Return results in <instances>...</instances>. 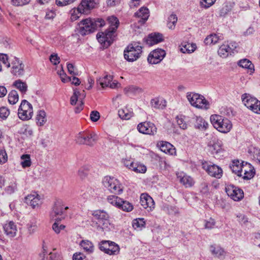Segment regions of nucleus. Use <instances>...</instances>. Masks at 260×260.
<instances>
[{
    "mask_svg": "<svg viewBox=\"0 0 260 260\" xmlns=\"http://www.w3.org/2000/svg\"><path fill=\"white\" fill-rule=\"evenodd\" d=\"M233 173L244 180H250L255 175L253 167L249 163L239 160H234L230 165Z\"/></svg>",
    "mask_w": 260,
    "mask_h": 260,
    "instance_id": "nucleus-1",
    "label": "nucleus"
},
{
    "mask_svg": "<svg viewBox=\"0 0 260 260\" xmlns=\"http://www.w3.org/2000/svg\"><path fill=\"white\" fill-rule=\"evenodd\" d=\"M105 21L101 18L92 19L88 18L81 20L78 24V32L82 36H85L93 32L97 28L104 26Z\"/></svg>",
    "mask_w": 260,
    "mask_h": 260,
    "instance_id": "nucleus-2",
    "label": "nucleus"
},
{
    "mask_svg": "<svg viewBox=\"0 0 260 260\" xmlns=\"http://www.w3.org/2000/svg\"><path fill=\"white\" fill-rule=\"evenodd\" d=\"M210 119L213 127L220 133H227L232 128L233 125L231 121L221 115H212Z\"/></svg>",
    "mask_w": 260,
    "mask_h": 260,
    "instance_id": "nucleus-3",
    "label": "nucleus"
},
{
    "mask_svg": "<svg viewBox=\"0 0 260 260\" xmlns=\"http://www.w3.org/2000/svg\"><path fill=\"white\" fill-rule=\"evenodd\" d=\"M186 97L189 104L193 107L202 110H208L210 108V103L205 98L198 93L188 92Z\"/></svg>",
    "mask_w": 260,
    "mask_h": 260,
    "instance_id": "nucleus-4",
    "label": "nucleus"
},
{
    "mask_svg": "<svg viewBox=\"0 0 260 260\" xmlns=\"http://www.w3.org/2000/svg\"><path fill=\"white\" fill-rule=\"evenodd\" d=\"M98 139L97 135L94 132H81L75 137V142L78 145L93 146Z\"/></svg>",
    "mask_w": 260,
    "mask_h": 260,
    "instance_id": "nucleus-5",
    "label": "nucleus"
},
{
    "mask_svg": "<svg viewBox=\"0 0 260 260\" xmlns=\"http://www.w3.org/2000/svg\"><path fill=\"white\" fill-rule=\"evenodd\" d=\"M102 184L105 188L112 193L120 194L123 191L121 184L114 177L105 176L103 179Z\"/></svg>",
    "mask_w": 260,
    "mask_h": 260,
    "instance_id": "nucleus-6",
    "label": "nucleus"
},
{
    "mask_svg": "<svg viewBox=\"0 0 260 260\" xmlns=\"http://www.w3.org/2000/svg\"><path fill=\"white\" fill-rule=\"evenodd\" d=\"M142 47L137 43H134L127 46L124 51V57L128 62L137 60L142 52Z\"/></svg>",
    "mask_w": 260,
    "mask_h": 260,
    "instance_id": "nucleus-7",
    "label": "nucleus"
},
{
    "mask_svg": "<svg viewBox=\"0 0 260 260\" xmlns=\"http://www.w3.org/2000/svg\"><path fill=\"white\" fill-rule=\"evenodd\" d=\"M33 116V107L32 105L26 100L21 101L18 110V116L23 121L30 119Z\"/></svg>",
    "mask_w": 260,
    "mask_h": 260,
    "instance_id": "nucleus-8",
    "label": "nucleus"
},
{
    "mask_svg": "<svg viewBox=\"0 0 260 260\" xmlns=\"http://www.w3.org/2000/svg\"><path fill=\"white\" fill-rule=\"evenodd\" d=\"M242 102L249 109L255 113L260 114V101L247 93L242 96Z\"/></svg>",
    "mask_w": 260,
    "mask_h": 260,
    "instance_id": "nucleus-9",
    "label": "nucleus"
},
{
    "mask_svg": "<svg viewBox=\"0 0 260 260\" xmlns=\"http://www.w3.org/2000/svg\"><path fill=\"white\" fill-rule=\"evenodd\" d=\"M100 250L109 255H117L119 253L120 248L118 244L111 241L103 240L99 244Z\"/></svg>",
    "mask_w": 260,
    "mask_h": 260,
    "instance_id": "nucleus-10",
    "label": "nucleus"
},
{
    "mask_svg": "<svg viewBox=\"0 0 260 260\" xmlns=\"http://www.w3.org/2000/svg\"><path fill=\"white\" fill-rule=\"evenodd\" d=\"M202 165L203 169L209 176L217 179H220L222 176L223 171L218 166L209 164L206 161L203 162Z\"/></svg>",
    "mask_w": 260,
    "mask_h": 260,
    "instance_id": "nucleus-11",
    "label": "nucleus"
},
{
    "mask_svg": "<svg viewBox=\"0 0 260 260\" xmlns=\"http://www.w3.org/2000/svg\"><path fill=\"white\" fill-rule=\"evenodd\" d=\"M69 207L65 206L61 201H57L52 208L50 213V218L52 220H61V218L58 216H61L64 214V211L68 210Z\"/></svg>",
    "mask_w": 260,
    "mask_h": 260,
    "instance_id": "nucleus-12",
    "label": "nucleus"
},
{
    "mask_svg": "<svg viewBox=\"0 0 260 260\" xmlns=\"http://www.w3.org/2000/svg\"><path fill=\"white\" fill-rule=\"evenodd\" d=\"M137 128L140 133L149 136L155 135L157 129L155 125L150 121H145L139 123Z\"/></svg>",
    "mask_w": 260,
    "mask_h": 260,
    "instance_id": "nucleus-13",
    "label": "nucleus"
},
{
    "mask_svg": "<svg viewBox=\"0 0 260 260\" xmlns=\"http://www.w3.org/2000/svg\"><path fill=\"white\" fill-rule=\"evenodd\" d=\"M225 191L228 196L235 201H239L244 197L243 191L233 185H228L225 187Z\"/></svg>",
    "mask_w": 260,
    "mask_h": 260,
    "instance_id": "nucleus-14",
    "label": "nucleus"
},
{
    "mask_svg": "<svg viewBox=\"0 0 260 260\" xmlns=\"http://www.w3.org/2000/svg\"><path fill=\"white\" fill-rule=\"evenodd\" d=\"M42 198L37 192H31L25 197V202L32 208H38L42 204Z\"/></svg>",
    "mask_w": 260,
    "mask_h": 260,
    "instance_id": "nucleus-15",
    "label": "nucleus"
},
{
    "mask_svg": "<svg viewBox=\"0 0 260 260\" xmlns=\"http://www.w3.org/2000/svg\"><path fill=\"white\" fill-rule=\"evenodd\" d=\"M11 73L16 76H22L24 73V66L19 58L13 57L11 59Z\"/></svg>",
    "mask_w": 260,
    "mask_h": 260,
    "instance_id": "nucleus-16",
    "label": "nucleus"
},
{
    "mask_svg": "<svg viewBox=\"0 0 260 260\" xmlns=\"http://www.w3.org/2000/svg\"><path fill=\"white\" fill-rule=\"evenodd\" d=\"M85 97L84 93L81 94L77 89L74 90L73 95L71 97L70 103L72 105H75L76 104L78 106L75 108L76 113L80 112L83 109V103L82 100Z\"/></svg>",
    "mask_w": 260,
    "mask_h": 260,
    "instance_id": "nucleus-17",
    "label": "nucleus"
},
{
    "mask_svg": "<svg viewBox=\"0 0 260 260\" xmlns=\"http://www.w3.org/2000/svg\"><path fill=\"white\" fill-rule=\"evenodd\" d=\"M166 56V52L161 49H156L151 51L147 58L149 63L157 64L159 63Z\"/></svg>",
    "mask_w": 260,
    "mask_h": 260,
    "instance_id": "nucleus-18",
    "label": "nucleus"
},
{
    "mask_svg": "<svg viewBox=\"0 0 260 260\" xmlns=\"http://www.w3.org/2000/svg\"><path fill=\"white\" fill-rule=\"evenodd\" d=\"M116 31L108 29L105 32H99L96 35V38L99 42H103V37H106L107 40L105 43L106 44V48L108 47L113 42L115 38L114 33Z\"/></svg>",
    "mask_w": 260,
    "mask_h": 260,
    "instance_id": "nucleus-19",
    "label": "nucleus"
},
{
    "mask_svg": "<svg viewBox=\"0 0 260 260\" xmlns=\"http://www.w3.org/2000/svg\"><path fill=\"white\" fill-rule=\"evenodd\" d=\"M113 76L110 75H106L103 77H100L96 80V83L100 84L103 88L109 87L111 88H115L118 84L116 81L112 82Z\"/></svg>",
    "mask_w": 260,
    "mask_h": 260,
    "instance_id": "nucleus-20",
    "label": "nucleus"
},
{
    "mask_svg": "<svg viewBox=\"0 0 260 260\" xmlns=\"http://www.w3.org/2000/svg\"><path fill=\"white\" fill-rule=\"evenodd\" d=\"M141 205L147 211H152L155 207L153 199L147 193H142L140 196Z\"/></svg>",
    "mask_w": 260,
    "mask_h": 260,
    "instance_id": "nucleus-21",
    "label": "nucleus"
},
{
    "mask_svg": "<svg viewBox=\"0 0 260 260\" xmlns=\"http://www.w3.org/2000/svg\"><path fill=\"white\" fill-rule=\"evenodd\" d=\"M98 4L96 0H82L79 5V9L83 13L88 14Z\"/></svg>",
    "mask_w": 260,
    "mask_h": 260,
    "instance_id": "nucleus-22",
    "label": "nucleus"
},
{
    "mask_svg": "<svg viewBox=\"0 0 260 260\" xmlns=\"http://www.w3.org/2000/svg\"><path fill=\"white\" fill-rule=\"evenodd\" d=\"M157 146L163 152L169 155H173L176 153V149L171 143L166 141H159L157 144Z\"/></svg>",
    "mask_w": 260,
    "mask_h": 260,
    "instance_id": "nucleus-23",
    "label": "nucleus"
},
{
    "mask_svg": "<svg viewBox=\"0 0 260 260\" xmlns=\"http://www.w3.org/2000/svg\"><path fill=\"white\" fill-rule=\"evenodd\" d=\"M5 233L10 238L14 237L16 235L17 228L15 223L12 221H7L3 225Z\"/></svg>",
    "mask_w": 260,
    "mask_h": 260,
    "instance_id": "nucleus-24",
    "label": "nucleus"
},
{
    "mask_svg": "<svg viewBox=\"0 0 260 260\" xmlns=\"http://www.w3.org/2000/svg\"><path fill=\"white\" fill-rule=\"evenodd\" d=\"M135 16L139 18V21L144 23L149 17V9L145 7L140 8L135 13Z\"/></svg>",
    "mask_w": 260,
    "mask_h": 260,
    "instance_id": "nucleus-25",
    "label": "nucleus"
},
{
    "mask_svg": "<svg viewBox=\"0 0 260 260\" xmlns=\"http://www.w3.org/2000/svg\"><path fill=\"white\" fill-rule=\"evenodd\" d=\"M164 41L163 36L159 33L150 34L146 40L147 44L149 46L158 44Z\"/></svg>",
    "mask_w": 260,
    "mask_h": 260,
    "instance_id": "nucleus-26",
    "label": "nucleus"
},
{
    "mask_svg": "<svg viewBox=\"0 0 260 260\" xmlns=\"http://www.w3.org/2000/svg\"><path fill=\"white\" fill-rule=\"evenodd\" d=\"M223 37L221 35H219L216 34H212L208 36L205 39L204 42L207 45H214L218 43L219 41L223 40Z\"/></svg>",
    "mask_w": 260,
    "mask_h": 260,
    "instance_id": "nucleus-27",
    "label": "nucleus"
},
{
    "mask_svg": "<svg viewBox=\"0 0 260 260\" xmlns=\"http://www.w3.org/2000/svg\"><path fill=\"white\" fill-rule=\"evenodd\" d=\"M238 64L241 68L247 70V72L249 74H252L254 72V66L250 60L248 59L244 58L238 61Z\"/></svg>",
    "mask_w": 260,
    "mask_h": 260,
    "instance_id": "nucleus-28",
    "label": "nucleus"
},
{
    "mask_svg": "<svg viewBox=\"0 0 260 260\" xmlns=\"http://www.w3.org/2000/svg\"><path fill=\"white\" fill-rule=\"evenodd\" d=\"M36 124L39 126H43L47 121V114L44 110H39L36 116Z\"/></svg>",
    "mask_w": 260,
    "mask_h": 260,
    "instance_id": "nucleus-29",
    "label": "nucleus"
},
{
    "mask_svg": "<svg viewBox=\"0 0 260 260\" xmlns=\"http://www.w3.org/2000/svg\"><path fill=\"white\" fill-rule=\"evenodd\" d=\"M223 143L221 140H217L214 141L213 144L210 146L211 151L213 154L217 155L223 152L222 148Z\"/></svg>",
    "mask_w": 260,
    "mask_h": 260,
    "instance_id": "nucleus-30",
    "label": "nucleus"
},
{
    "mask_svg": "<svg viewBox=\"0 0 260 260\" xmlns=\"http://www.w3.org/2000/svg\"><path fill=\"white\" fill-rule=\"evenodd\" d=\"M178 178L179 179L180 182L185 187H190L194 184V182L193 179L187 175L181 174L178 176Z\"/></svg>",
    "mask_w": 260,
    "mask_h": 260,
    "instance_id": "nucleus-31",
    "label": "nucleus"
},
{
    "mask_svg": "<svg viewBox=\"0 0 260 260\" xmlns=\"http://www.w3.org/2000/svg\"><path fill=\"white\" fill-rule=\"evenodd\" d=\"M197 46L196 44L185 42L182 44L180 51L183 53H191L194 52Z\"/></svg>",
    "mask_w": 260,
    "mask_h": 260,
    "instance_id": "nucleus-32",
    "label": "nucleus"
},
{
    "mask_svg": "<svg viewBox=\"0 0 260 260\" xmlns=\"http://www.w3.org/2000/svg\"><path fill=\"white\" fill-rule=\"evenodd\" d=\"M232 52V48L227 43H223L221 45L218 50V55L222 57H226Z\"/></svg>",
    "mask_w": 260,
    "mask_h": 260,
    "instance_id": "nucleus-33",
    "label": "nucleus"
},
{
    "mask_svg": "<svg viewBox=\"0 0 260 260\" xmlns=\"http://www.w3.org/2000/svg\"><path fill=\"white\" fill-rule=\"evenodd\" d=\"M13 85L20 92L24 94L26 93L28 89V86L25 82H23L22 80L18 79L14 82Z\"/></svg>",
    "mask_w": 260,
    "mask_h": 260,
    "instance_id": "nucleus-34",
    "label": "nucleus"
},
{
    "mask_svg": "<svg viewBox=\"0 0 260 260\" xmlns=\"http://www.w3.org/2000/svg\"><path fill=\"white\" fill-rule=\"evenodd\" d=\"M210 250L212 254L218 258L222 257L225 254V252L221 247L219 246L212 245L210 247Z\"/></svg>",
    "mask_w": 260,
    "mask_h": 260,
    "instance_id": "nucleus-35",
    "label": "nucleus"
},
{
    "mask_svg": "<svg viewBox=\"0 0 260 260\" xmlns=\"http://www.w3.org/2000/svg\"><path fill=\"white\" fill-rule=\"evenodd\" d=\"M195 127L200 129H206L208 126V123L202 117L200 116H196Z\"/></svg>",
    "mask_w": 260,
    "mask_h": 260,
    "instance_id": "nucleus-36",
    "label": "nucleus"
},
{
    "mask_svg": "<svg viewBox=\"0 0 260 260\" xmlns=\"http://www.w3.org/2000/svg\"><path fill=\"white\" fill-rule=\"evenodd\" d=\"M118 115L122 119L128 120L134 116V113L127 108H124L119 110Z\"/></svg>",
    "mask_w": 260,
    "mask_h": 260,
    "instance_id": "nucleus-37",
    "label": "nucleus"
},
{
    "mask_svg": "<svg viewBox=\"0 0 260 260\" xmlns=\"http://www.w3.org/2000/svg\"><path fill=\"white\" fill-rule=\"evenodd\" d=\"M107 202L112 206L118 208L120 204L122 202V199L118 196L110 195L107 198Z\"/></svg>",
    "mask_w": 260,
    "mask_h": 260,
    "instance_id": "nucleus-38",
    "label": "nucleus"
},
{
    "mask_svg": "<svg viewBox=\"0 0 260 260\" xmlns=\"http://www.w3.org/2000/svg\"><path fill=\"white\" fill-rule=\"evenodd\" d=\"M178 18L176 14L172 13L168 17L167 26L170 30H174L175 28Z\"/></svg>",
    "mask_w": 260,
    "mask_h": 260,
    "instance_id": "nucleus-39",
    "label": "nucleus"
},
{
    "mask_svg": "<svg viewBox=\"0 0 260 260\" xmlns=\"http://www.w3.org/2000/svg\"><path fill=\"white\" fill-rule=\"evenodd\" d=\"M107 21L109 24L110 29L116 31L119 25L118 19L115 16H111L108 17Z\"/></svg>",
    "mask_w": 260,
    "mask_h": 260,
    "instance_id": "nucleus-40",
    "label": "nucleus"
},
{
    "mask_svg": "<svg viewBox=\"0 0 260 260\" xmlns=\"http://www.w3.org/2000/svg\"><path fill=\"white\" fill-rule=\"evenodd\" d=\"M80 245L85 251L88 253H91L93 251V245L92 242L89 240H82L80 243Z\"/></svg>",
    "mask_w": 260,
    "mask_h": 260,
    "instance_id": "nucleus-41",
    "label": "nucleus"
},
{
    "mask_svg": "<svg viewBox=\"0 0 260 260\" xmlns=\"http://www.w3.org/2000/svg\"><path fill=\"white\" fill-rule=\"evenodd\" d=\"M20 164L23 168L25 169L31 166L32 162L29 154H22L20 156Z\"/></svg>",
    "mask_w": 260,
    "mask_h": 260,
    "instance_id": "nucleus-42",
    "label": "nucleus"
},
{
    "mask_svg": "<svg viewBox=\"0 0 260 260\" xmlns=\"http://www.w3.org/2000/svg\"><path fill=\"white\" fill-rule=\"evenodd\" d=\"M145 221L143 218H136L133 220V227L136 230L140 231L145 227Z\"/></svg>",
    "mask_w": 260,
    "mask_h": 260,
    "instance_id": "nucleus-43",
    "label": "nucleus"
},
{
    "mask_svg": "<svg viewBox=\"0 0 260 260\" xmlns=\"http://www.w3.org/2000/svg\"><path fill=\"white\" fill-rule=\"evenodd\" d=\"M94 216L99 219V223L109 219V214L103 210H98L94 212Z\"/></svg>",
    "mask_w": 260,
    "mask_h": 260,
    "instance_id": "nucleus-44",
    "label": "nucleus"
},
{
    "mask_svg": "<svg viewBox=\"0 0 260 260\" xmlns=\"http://www.w3.org/2000/svg\"><path fill=\"white\" fill-rule=\"evenodd\" d=\"M70 13L71 15L70 18L72 21H74L78 19L81 15L83 14L82 11L79 9V6L77 8H74L70 10Z\"/></svg>",
    "mask_w": 260,
    "mask_h": 260,
    "instance_id": "nucleus-45",
    "label": "nucleus"
},
{
    "mask_svg": "<svg viewBox=\"0 0 260 260\" xmlns=\"http://www.w3.org/2000/svg\"><path fill=\"white\" fill-rule=\"evenodd\" d=\"M8 102L10 104H16L19 100V95L16 90H12L8 94Z\"/></svg>",
    "mask_w": 260,
    "mask_h": 260,
    "instance_id": "nucleus-46",
    "label": "nucleus"
},
{
    "mask_svg": "<svg viewBox=\"0 0 260 260\" xmlns=\"http://www.w3.org/2000/svg\"><path fill=\"white\" fill-rule=\"evenodd\" d=\"M165 103L164 100L157 98L152 99L150 102L151 106L155 109H162L165 106Z\"/></svg>",
    "mask_w": 260,
    "mask_h": 260,
    "instance_id": "nucleus-47",
    "label": "nucleus"
},
{
    "mask_svg": "<svg viewBox=\"0 0 260 260\" xmlns=\"http://www.w3.org/2000/svg\"><path fill=\"white\" fill-rule=\"evenodd\" d=\"M118 209H121L125 212H129L133 210L134 206L129 202L122 200V202L120 204V207H118Z\"/></svg>",
    "mask_w": 260,
    "mask_h": 260,
    "instance_id": "nucleus-48",
    "label": "nucleus"
},
{
    "mask_svg": "<svg viewBox=\"0 0 260 260\" xmlns=\"http://www.w3.org/2000/svg\"><path fill=\"white\" fill-rule=\"evenodd\" d=\"M100 224L103 231L105 232H109L114 228V224L110 222L109 219L103 220V222L100 223Z\"/></svg>",
    "mask_w": 260,
    "mask_h": 260,
    "instance_id": "nucleus-49",
    "label": "nucleus"
},
{
    "mask_svg": "<svg viewBox=\"0 0 260 260\" xmlns=\"http://www.w3.org/2000/svg\"><path fill=\"white\" fill-rule=\"evenodd\" d=\"M124 91L125 93L129 95L131 94L141 93L142 92V89L135 86H130L125 88Z\"/></svg>",
    "mask_w": 260,
    "mask_h": 260,
    "instance_id": "nucleus-50",
    "label": "nucleus"
},
{
    "mask_svg": "<svg viewBox=\"0 0 260 260\" xmlns=\"http://www.w3.org/2000/svg\"><path fill=\"white\" fill-rule=\"evenodd\" d=\"M248 152L254 159L260 162V149L254 147H251L249 149Z\"/></svg>",
    "mask_w": 260,
    "mask_h": 260,
    "instance_id": "nucleus-51",
    "label": "nucleus"
},
{
    "mask_svg": "<svg viewBox=\"0 0 260 260\" xmlns=\"http://www.w3.org/2000/svg\"><path fill=\"white\" fill-rule=\"evenodd\" d=\"M147 170L146 167L141 164L135 163L132 171L137 173H144Z\"/></svg>",
    "mask_w": 260,
    "mask_h": 260,
    "instance_id": "nucleus-52",
    "label": "nucleus"
},
{
    "mask_svg": "<svg viewBox=\"0 0 260 260\" xmlns=\"http://www.w3.org/2000/svg\"><path fill=\"white\" fill-rule=\"evenodd\" d=\"M204 228L206 229L211 230L213 229L216 224V222L214 219L212 218H209L204 220Z\"/></svg>",
    "mask_w": 260,
    "mask_h": 260,
    "instance_id": "nucleus-53",
    "label": "nucleus"
},
{
    "mask_svg": "<svg viewBox=\"0 0 260 260\" xmlns=\"http://www.w3.org/2000/svg\"><path fill=\"white\" fill-rule=\"evenodd\" d=\"M57 74L59 76L61 81L63 83H67L71 80V78L68 77L63 70L62 66H61V69L57 71Z\"/></svg>",
    "mask_w": 260,
    "mask_h": 260,
    "instance_id": "nucleus-54",
    "label": "nucleus"
},
{
    "mask_svg": "<svg viewBox=\"0 0 260 260\" xmlns=\"http://www.w3.org/2000/svg\"><path fill=\"white\" fill-rule=\"evenodd\" d=\"M60 220H59L58 219L57 220H55L54 223L52 225V230L54 231V232L58 234L60 233V231L62 230H63L66 226L63 224H59V221Z\"/></svg>",
    "mask_w": 260,
    "mask_h": 260,
    "instance_id": "nucleus-55",
    "label": "nucleus"
},
{
    "mask_svg": "<svg viewBox=\"0 0 260 260\" xmlns=\"http://www.w3.org/2000/svg\"><path fill=\"white\" fill-rule=\"evenodd\" d=\"M31 0H11V4L14 7H23L28 4Z\"/></svg>",
    "mask_w": 260,
    "mask_h": 260,
    "instance_id": "nucleus-56",
    "label": "nucleus"
},
{
    "mask_svg": "<svg viewBox=\"0 0 260 260\" xmlns=\"http://www.w3.org/2000/svg\"><path fill=\"white\" fill-rule=\"evenodd\" d=\"M216 0H201L200 5L202 8L208 9L214 4Z\"/></svg>",
    "mask_w": 260,
    "mask_h": 260,
    "instance_id": "nucleus-57",
    "label": "nucleus"
},
{
    "mask_svg": "<svg viewBox=\"0 0 260 260\" xmlns=\"http://www.w3.org/2000/svg\"><path fill=\"white\" fill-rule=\"evenodd\" d=\"M177 123L180 128L182 129H186L187 128V124L185 122L183 118L181 116H177L176 118Z\"/></svg>",
    "mask_w": 260,
    "mask_h": 260,
    "instance_id": "nucleus-58",
    "label": "nucleus"
},
{
    "mask_svg": "<svg viewBox=\"0 0 260 260\" xmlns=\"http://www.w3.org/2000/svg\"><path fill=\"white\" fill-rule=\"evenodd\" d=\"M10 115V111L8 108L3 107L0 108V117L3 119H6Z\"/></svg>",
    "mask_w": 260,
    "mask_h": 260,
    "instance_id": "nucleus-59",
    "label": "nucleus"
},
{
    "mask_svg": "<svg viewBox=\"0 0 260 260\" xmlns=\"http://www.w3.org/2000/svg\"><path fill=\"white\" fill-rule=\"evenodd\" d=\"M89 169V167H84L80 168L78 172V176L82 179L84 178L87 176V172Z\"/></svg>",
    "mask_w": 260,
    "mask_h": 260,
    "instance_id": "nucleus-60",
    "label": "nucleus"
},
{
    "mask_svg": "<svg viewBox=\"0 0 260 260\" xmlns=\"http://www.w3.org/2000/svg\"><path fill=\"white\" fill-rule=\"evenodd\" d=\"M0 60L7 67H11V63L9 61V58L6 54L0 53Z\"/></svg>",
    "mask_w": 260,
    "mask_h": 260,
    "instance_id": "nucleus-61",
    "label": "nucleus"
},
{
    "mask_svg": "<svg viewBox=\"0 0 260 260\" xmlns=\"http://www.w3.org/2000/svg\"><path fill=\"white\" fill-rule=\"evenodd\" d=\"M8 160V155L5 149H0V164H3Z\"/></svg>",
    "mask_w": 260,
    "mask_h": 260,
    "instance_id": "nucleus-62",
    "label": "nucleus"
},
{
    "mask_svg": "<svg viewBox=\"0 0 260 260\" xmlns=\"http://www.w3.org/2000/svg\"><path fill=\"white\" fill-rule=\"evenodd\" d=\"M100 118V113L97 111H92L90 114V120L92 122L98 121Z\"/></svg>",
    "mask_w": 260,
    "mask_h": 260,
    "instance_id": "nucleus-63",
    "label": "nucleus"
},
{
    "mask_svg": "<svg viewBox=\"0 0 260 260\" xmlns=\"http://www.w3.org/2000/svg\"><path fill=\"white\" fill-rule=\"evenodd\" d=\"M50 61L54 65H56L60 62V58L57 54H52L50 56Z\"/></svg>",
    "mask_w": 260,
    "mask_h": 260,
    "instance_id": "nucleus-64",
    "label": "nucleus"
}]
</instances>
